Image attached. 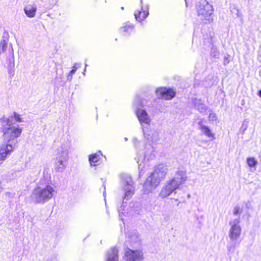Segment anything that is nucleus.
Masks as SVG:
<instances>
[{
    "label": "nucleus",
    "mask_w": 261,
    "mask_h": 261,
    "mask_svg": "<svg viewBox=\"0 0 261 261\" xmlns=\"http://www.w3.org/2000/svg\"><path fill=\"white\" fill-rule=\"evenodd\" d=\"M145 139L148 142L145 145L144 143L139 141L137 138L133 139V143L137 149V155L135 160L138 164L139 176L141 177L148 170L149 164V160L154 156V149L151 143L155 142L159 140V133L150 127L143 128L142 130Z\"/></svg>",
    "instance_id": "obj_1"
},
{
    "label": "nucleus",
    "mask_w": 261,
    "mask_h": 261,
    "mask_svg": "<svg viewBox=\"0 0 261 261\" xmlns=\"http://www.w3.org/2000/svg\"><path fill=\"white\" fill-rule=\"evenodd\" d=\"M2 129L3 133L4 143L0 146V164L13 151L17 143V138L21 133L22 128L13 125L12 118L2 119Z\"/></svg>",
    "instance_id": "obj_2"
},
{
    "label": "nucleus",
    "mask_w": 261,
    "mask_h": 261,
    "mask_svg": "<svg viewBox=\"0 0 261 261\" xmlns=\"http://www.w3.org/2000/svg\"><path fill=\"white\" fill-rule=\"evenodd\" d=\"M186 172L183 170H178L174 176L168 180L162 188L159 196L162 198L170 196L178 189L179 186L187 180Z\"/></svg>",
    "instance_id": "obj_3"
},
{
    "label": "nucleus",
    "mask_w": 261,
    "mask_h": 261,
    "mask_svg": "<svg viewBox=\"0 0 261 261\" xmlns=\"http://www.w3.org/2000/svg\"><path fill=\"white\" fill-rule=\"evenodd\" d=\"M70 142L68 140L63 141L57 149L55 162V169L58 172H63L67 165Z\"/></svg>",
    "instance_id": "obj_4"
},
{
    "label": "nucleus",
    "mask_w": 261,
    "mask_h": 261,
    "mask_svg": "<svg viewBox=\"0 0 261 261\" xmlns=\"http://www.w3.org/2000/svg\"><path fill=\"white\" fill-rule=\"evenodd\" d=\"M55 193L51 186L47 185L44 188L38 187L34 189L31 198L36 203L43 204L50 200Z\"/></svg>",
    "instance_id": "obj_5"
},
{
    "label": "nucleus",
    "mask_w": 261,
    "mask_h": 261,
    "mask_svg": "<svg viewBox=\"0 0 261 261\" xmlns=\"http://www.w3.org/2000/svg\"><path fill=\"white\" fill-rule=\"evenodd\" d=\"M197 15L204 23L213 20L214 9L213 6L206 0L200 1L196 6Z\"/></svg>",
    "instance_id": "obj_6"
},
{
    "label": "nucleus",
    "mask_w": 261,
    "mask_h": 261,
    "mask_svg": "<svg viewBox=\"0 0 261 261\" xmlns=\"http://www.w3.org/2000/svg\"><path fill=\"white\" fill-rule=\"evenodd\" d=\"M121 186L124 191L123 203L124 200L129 199L134 194L135 187L134 182L132 177L126 173H122L120 175Z\"/></svg>",
    "instance_id": "obj_7"
},
{
    "label": "nucleus",
    "mask_w": 261,
    "mask_h": 261,
    "mask_svg": "<svg viewBox=\"0 0 261 261\" xmlns=\"http://www.w3.org/2000/svg\"><path fill=\"white\" fill-rule=\"evenodd\" d=\"M240 218L238 217L234 219L231 220L229 224L230 228L229 230L228 236L230 240H239L241 236L242 229L240 226Z\"/></svg>",
    "instance_id": "obj_8"
},
{
    "label": "nucleus",
    "mask_w": 261,
    "mask_h": 261,
    "mask_svg": "<svg viewBox=\"0 0 261 261\" xmlns=\"http://www.w3.org/2000/svg\"><path fill=\"white\" fill-rule=\"evenodd\" d=\"M162 180H161L156 175L151 173L143 185V191L144 193L148 194L151 191L158 186Z\"/></svg>",
    "instance_id": "obj_9"
},
{
    "label": "nucleus",
    "mask_w": 261,
    "mask_h": 261,
    "mask_svg": "<svg viewBox=\"0 0 261 261\" xmlns=\"http://www.w3.org/2000/svg\"><path fill=\"white\" fill-rule=\"evenodd\" d=\"M136 113L142 130L143 128L150 127L151 119L145 110L138 109L136 111Z\"/></svg>",
    "instance_id": "obj_10"
},
{
    "label": "nucleus",
    "mask_w": 261,
    "mask_h": 261,
    "mask_svg": "<svg viewBox=\"0 0 261 261\" xmlns=\"http://www.w3.org/2000/svg\"><path fill=\"white\" fill-rule=\"evenodd\" d=\"M143 259V253L140 250L127 248L125 252L126 261H141Z\"/></svg>",
    "instance_id": "obj_11"
},
{
    "label": "nucleus",
    "mask_w": 261,
    "mask_h": 261,
    "mask_svg": "<svg viewBox=\"0 0 261 261\" xmlns=\"http://www.w3.org/2000/svg\"><path fill=\"white\" fill-rule=\"evenodd\" d=\"M156 94L159 98L170 100L175 95V92L170 88L160 87L156 90Z\"/></svg>",
    "instance_id": "obj_12"
},
{
    "label": "nucleus",
    "mask_w": 261,
    "mask_h": 261,
    "mask_svg": "<svg viewBox=\"0 0 261 261\" xmlns=\"http://www.w3.org/2000/svg\"><path fill=\"white\" fill-rule=\"evenodd\" d=\"M141 5V10H137L134 13L135 17L138 21L141 22L144 20L149 15V6H143V0H140Z\"/></svg>",
    "instance_id": "obj_13"
},
{
    "label": "nucleus",
    "mask_w": 261,
    "mask_h": 261,
    "mask_svg": "<svg viewBox=\"0 0 261 261\" xmlns=\"http://www.w3.org/2000/svg\"><path fill=\"white\" fill-rule=\"evenodd\" d=\"M134 31V25L129 21L124 23L119 29L120 33L125 37L129 36Z\"/></svg>",
    "instance_id": "obj_14"
},
{
    "label": "nucleus",
    "mask_w": 261,
    "mask_h": 261,
    "mask_svg": "<svg viewBox=\"0 0 261 261\" xmlns=\"http://www.w3.org/2000/svg\"><path fill=\"white\" fill-rule=\"evenodd\" d=\"M167 173V168L164 164H159L155 166L154 170L152 173L153 175H156L161 180L164 179Z\"/></svg>",
    "instance_id": "obj_15"
},
{
    "label": "nucleus",
    "mask_w": 261,
    "mask_h": 261,
    "mask_svg": "<svg viewBox=\"0 0 261 261\" xmlns=\"http://www.w3.org/2000/svg\"><path fill=\"white\" fill-rule=\"evenodd\" d=\"M25 15L29 18H33L36 13L37 6L35 4H28L24 8Z\"/></svg>",
    "instance_id": "obj_16"
},
{
    "label": "nucleus",
    "mask_w": 261,
    "mask_h": 261,
    "mask_svg": "<svg viewBox=\"0 0 261 261\" xmlns=\"http://www.w3.org/2000/svg\"><path fill=\"white\" fill-rule=\"evenodd\" d=\"M106 261H118V249L115 247L112 248L107 252Z\"/></svg>",
    "instance_id": "obj_17"
},
{
    "label": "nucleus",
    "mask_w": 261,
    "mask_h": 261,
    "mask_svg": "<svg viewBox=\"0 0 261 261\" xmlns=\"http://www.w3.org/2000/svg\"><path fill=\"white\" fill-rule=\"evenodd\" d=\"M240 243V240H230L228 244L227 245L228 252L231 254L234 253L236 248L239 246Z\"/></svg>",
    "instance_id": "obj_18"
},
{
    "label": "nucleus",
    "mask_w": 261,
    "mask_h": 261,
    "mask_svg": "<svg viewBox=\"0 0 261 261\" xmlns=\"http://www.w3.org/2000/svg\"><path fill=\"white\" fill-rule=\"evenodd\" d=\"M99 160L100 156L97 153L90 154L89 156V162L91 166H96V163Z\"/></svg>",
    "instance_id": "obj_19"
},
{
    "label": "nucleus",
    "mask_w": 261,
    "mask_h": 261,
    "mask_svg": "<svg viewBox=\"0 0 261 261\" xmlns=\"http://www.w3.org/2000/svg\"><path fill=\"white\" fill-rule=\"evenodd\" d=\"M12 118V124H13V125H15V126H18L19 128H20L18 125L17 124H15L13 123V119H14L16 121L18 122H21L23 121L22 120V119L21 118V116L20 115H19V114L16 113V112H14L13 113V116H10L9 117H2L1 120H0V122H1V124L2 125V119H3V118Z\"/></svg>",
    "instance_id": "obj_20"
},
{
    "label": "nucleus",
    "mask_w": 261,
    "mask_h": 261,
    "mask_svg": "<svg viewBox=\"0 0 261 261\" xmlns=\"http://www.w3.org/2000/svg\"><path fill=\"white\" fill-rule=\"evenodd\" d=\"M195 108L198 110L200 113H205L206 109V107L204 104L201 102L200 100H196L194 102Z\"/></svg>",
    "instance_id": "obj_21"
},
{
    "label": "nucleus",
    "mask_w": 261,
    "mask_h": 261,
    "mask_svg": "<svg viewBox=\"0 0 261 261\" xmlns=\"http://www.w3.org/2000/svg\"><path fill=\"white\" fill-rule=\"evenodd\" d=\"M229 8L230 9V11H231V13L234 14L238 17H240L241 20L242 22H243L242 14L240 12V10L238 8V7L235 5H230Z\"/></svg>",
    "instance_id": "obj_22"
},
{
    "label": "nucleus",
    "mask_w": 261,
    "mask_h": 261,
    "mask_svg": "<svg viewBox=\"0 0 261 261\" xmlns=\"http://www.w3.org/2000/svg\"><path fill=\"white\" fill-rule=\"evenodd\" d=\"M200 130L203 135L206 137L214 138V135L208 126L205 125L201 128Z\"/></svg>",
    "instance_id": "obj_23"
},
{
    "label": "nucleus",
    "mask_w": 261,
    "mask_h": 261,
    "mask_svg": "<svg viewBox=\"0 0 261 261\" xmlns=\"http://www.w3.org/2000/svg\"><path fill=\"white\" fill-rule=\"evenodd\" d=\"M247 163L250 167L255 168L257 164V161L253 157H249L247 159Z\"/></svg>",
    "instance_id": "obj_24"
},
{
    "label": "nucleus",
    "mask_w": 261,
    "mask_h": 261,
    "mask_svg": "<svg viewBox=\"0 0 261 261\" xmlns=\"http://www.w3.org/2000/svg\"><path fill=\"white\" fill-rule=\"evenodd\" d=\"M7 47V42L5 39H2L0 41V55L4 52Z\"/></svg>",
    "instance_id": "obj_25"
},
{
    "label": "nucleus",
    "mask_w": 261,
    "mask_h": 261,
    "mask_svg": "<svg viewBox=\"0 0 261 261\" xmlns=\"http://www.w3.org/2000/svg\"><path fill=\"white\" fill-rule=\"evenodd\" d=\"M211 56L215 59H218L219 57V52L216 47H212L211 50Z\"/></svg>",
    "instance_id": "obj_26"
},
{
    "label": "nucleus",
    "mask_w": 261,
    "mask_h": 261,
    "mask_svg": "<svg viewBox=\"0 0 261 261\" xmlns=\"http://www.w3.org/2000/svg\"><path fill=\"white\" fill-rule=\"evenodd\" d=\"M242 212H243L242 208H241L240 206H239L238 205H236L234 206V207L233 208V215L234 216H240V215L241 214ZM238 217L240 218V216H239Z\"/></svg>",
    "instance_id": "obj_27"
},
{
    "label": "nucleus",
    "mask_w": 261,
    "mask_h": 261,
    "mask_svg": "<svg viewBox=\"0 0 261 261\" xmlns=\"http://www.w3.org/2000/svg\"><path fill=\"white\" fill-rule=\"evenodd\" d=\"M76 64L74 65V66H73V67H72V69H71V70L69 72L68 76H67V80L69 81H71L72 79V75L73 74L75 73V72H76L77 69V67H76Z\"/></svg>",
    "instance_id": "obj_28"
},
{
    "label": "nucleus",
    "mask_w": 261,
    "mask_h": 261,
    "mask_svg": "<svg viewBox=\"0 0 261 261\" xmlns=\"http://www.w3.org/2000/svg\"><path fill=\"white\" fill-rule=\"evenodd\" d=\"M208 119L210 121L214 122L217 120V116L214 113H211L208 116Z\"/></svg>",
    "instance_id": "obj_29"
},
{
    "label": "nucleus",
    "mask_w": 261,
    "mask_h": 261,
    "mask_svg": "<svg viewBox=\"0 0 261 261\" xmlns=\"http://www.w3.org/2000/svg\"><path fill=\"white\" fill-rule=\"evenodd\" d=\"M203 120H204L203 118L198 119V121L197 122V124H198V128L199 130L201 128H202L203 127L205 126L204 124H203Z\"/></svg>",
    "instance_id": "obj_30"
},
{
    "label": "nucleus",
    "mask_w": 261,
    "mask_h": 261,
    "mask_svg": "<svg viewBox=\"0 0 261 261\" xmlns=\"http://www.w3.org/2000/svg\"><path fill=\"white\" fill-rule=\"evenodd\" d=\"M247 122H246L245 121H244L243 122L242 128H243L244 129V130H245L247 129Z\"/></svg>",
    "instance_id": "obj_31"
},
{
    "label": "nucleus",
    "mask_w": 261,
    "mask_h": 261,
    "mask_svg": "<svg viewBox=\"0 0 261 261\" xmlns=\"http://www.w3.org/2000/svg\"><path fill=\"white\" fill-rule=\"evenodd\" d=\"M134 237V238H136V239H137V240L136 241V243H139V239H138V237H137V236H132L131 237V238H131V239H133V238Z\"/></svg>",
    "instance_id": "obj_32"
},
{
    "label": "nucleus",
    "mask_w": 261,
    "mask_h": 261,
    "mask_svg": "<svg viewBox=\"0 0 261 261\" xmlns=\"http://www.w3.org/2000/svg\"><path fill=\"white\" fill-rule=\"evenodd\" d=\"M258 95L259 97H261V89L260 90L258 91Z\"/></svg>",
    "instance_id": "obj_33"
},
{
    "label": "nucleus",
    "mask_w": 261,
    "mask_h": 261,
    "mask_svg": "<svg viewBox=\"0 0 261 261\" xmlns=\"http://www.w3.org/2000/svg\"><path fill=\"white\" fill-rule=\"evenodd\" d=\"M124 141H127L128 140V138H126V137H125V138H124Z\"/></svg>",
    "instance_id": "obj_34"
},
{
    "label": "nucleus",
    "mask_w": 261,
    "mask_h": 261,
    "mask_svg": "<svg viewBox=\"0 0 261 261\" xmlns=\"http://www.w3.org/2000/svg\"><path fill=\"white\" fill-rule=\"evenodd\" d=\"M105 194H106V193H105V191H104V192H103V196H104V197H105Z\"/></svg>",
    "instance_id": "obj_35"
},
{
    "label": "nucleus",
    "mask_w": 261,
    "mask_h": 261,
    "mask_svg": "<svg viewBox=\"0 0 261 261\" xmlns=\"http://www.w3.org/2000/svg\"><path fill=\"white\" fill-rule=\"evenodd\" d=\"M249 205H248V204H246V207H247V208H249Z\"/></svg>",
    "instance_id": "obj_36"
},
{
    "label": "nucleus",
    "mask_w": 261,
    "mask_h": 261,
    "mask_svg": "<svg viewBox=\"0 0 261 261\" xmlns=\"http://www.w3.org/2000/svg\"><path fill=\"white\" fill-rule=\"evenodd\" d=\"M249 205H248V204H246V207H247V208H249Z\"/></svg>",
    "instance_id": "obj_37"
}]
</instances>
